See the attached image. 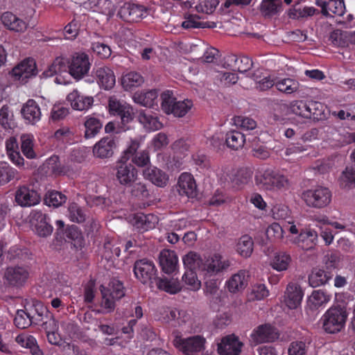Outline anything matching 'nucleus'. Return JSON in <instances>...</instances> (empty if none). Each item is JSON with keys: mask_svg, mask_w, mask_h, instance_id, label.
<instances>
[{"mask_svg": "<svg viewBox=\"0 0 355 355\" xmlns=\"http://www.w3.org/2000/svg\"><path fill=\"white\" fill-rule=\"evenodd\" d=\"M133 271L136 278L141 283L148 284L151 288H153L155 284L158 289L170 294L178 293L182 289L178 281L156 277L155 266L152 261L147 259L137 260L134 264Z\"/></svg>", "mask_w": 355, "mask_h": 355, "instance_id": "obj_1", "label": "nucleus"}, {"mask_svg": "<svg viewBox=\"0 0 355 355\" xmlns=\"http://www.w3.org/2000/svg\"><path fill=\"white\" fill-rule=\"evenodd\" d=\"M256 184L261 189L269 191L287 189L290 186L288 179L277 171L268 168L255 176Z\"/></svg>", "mask_w": 355, "mask_h": 355, "instance_id": "obj_2", "label": "nucleus"}, {"mask_svg": "<svg viewBox=\"0 0 355 355\" xmlns=\"http://www.w3.org/2000/svg\"><path fill=\"white\" fill-rule=\"evenodd\" d=\"M347 314L341 307L330 308L323 315V329L329 334L340 331L345 323Z\"/></svg>", "mask_w": 355, "mask_h": 355, "instance_id": "obj_3", "label": "nucleus"}, {"mask_svg": "<svg viewBox=\"0 0 355 355\" xmlns=\"http://www.w3.org/2000/svg\"><path fill=\"white\" fill-rule=\"evenodd\" d=\"M175 347L185 355H211L204 352L206 339L201 336H191L184 339H175Z\"/></svg>", "mask_w": 355, "mask_h": 355, "instance_id": "obj_4", "label": "nucleus"}, {"mask_svg": "<svg viewBox=\"0 0 355 355\" xmlns=\"http://www.w3.org/2000/svg\"><path fill=\"white\" fill-rule=\"evenodd\" d=\"M302 198L309 207L321 209L330 203L331 192L327 187H318L304 191Z\"/></svg>", "mask_w": 355, "mask_h": 355, "instance_id": "obj_5", "label": "nucleus"}, {"mask_svg": "<svg viewBox=\"0 0 355 355\" xmlns=\"http://www.w3.org/2000/svg\"><path fill=\"white\" fill-rule=\"evenodd\" d=\"M279 334L277 328L270 324H263L255 328L250 335V345H257L264 343H272L278 339Z\"/></svg>", "mask_w": 355, "mask_h": 355, "instance_id": "obj_6", "label": "nucleus"}, {"mask_svg": "<svg viewBox=\"0 0 355 355\" xmlns=\"http://www.w3.org/2000/svg\"><path fill=\"white\" fill-rule=\"evenodd\" d=\"M148 9L139 4L125 3L119 9L118 15L127 22H137L148 15Z\"/></svg>", "mask_w": 355, "mask_h": 355, "instance_id": "obj_7", "label": "nucleus"}, {"mask_svg": "<svg viewBox=\"0 0 355 355\" xmlns=\"http://www.w3.org/2000/svg\"><path fill=\"white\" fill-rule=\"evenodd\" d=\"M91 64L87 54L76 53L69 65V72L76 80L82 79L90 69Z\"/></svg>", "mask_w": 355, "mask_h": 355, "instance_id": "obj_8", "label": "nucleus"}, {"mask_svg": "<svg viewBox=\"0 0 355 355\" xmlns=\"http://www.w3.org/2000/svg\"><path fill=\"white\" fill-rule=\"evenodd\" d=\"M40 199L38 192L31 186H19L15 191V200L18 205L23 207L36 205L40 202Z\"/></svg>", "mask_w": 355, "mask_h": 355, "instance_id": "obj_9", "label": "nucleus"}, {"mask_svg": "<svg viewBox=\"0 0 355 355\" xmlns=\"http://www.w3.org/2000/svg\"><path fill=\"white\" fill-rule=\"evenodd\" d=\"M37 73L36 63L33 58H26L15 66L10 72L15 80L26 81Z\"/></svg>", "mask_w": 355, "mask_h": 355, "instance_id": "obj_10", "label": "nucleus"}, {"mask_svg": "<svg viewBox=\"0 0 355 355\" xmlns=\"http://www.w3.org/2000/svg\"><path fill=\"white\" fill-rule=\"evenodd\" d=\"M243 346L239 338L232 334L222 338L217 350L220 355H240Z\"/></svg>", "mask_w": 355, "mask_h": 355, "instance_id": "obj_11", "label": "nucleus"}, {"mask_svg": "<svg viewBox=\"0 0 355 355\" xmlns=\"http://www.w3.org/2000/svg\"><path fill=\"white\" fill-rule=\"evenodd\" d=\"M116 169V180L123 186H130L137 178V170L131 164L119 162Z\"/></svg>", "mask_w": 355, "mask_h": 355, "instance_id": "obj_12", "label": "nucleus"}, {"mask_svg": "<svg viewBox=\"0 0 355 355\" xmlns=\"http://www.w3.org/2000/svg\"><path fill=\"white\" fill-rule=\"evenodd\" d=\"M230 266V263L228 260L222 261V257L220 254H214L205 261L202 260L200 271L206 272L211 276L227 269Z\"/></svg>", "mask_w": 355, "mask_h": 355, "instance_id": "obj_13", "label": "nucleus"}, {"mask_svg": "<svg viewBox=\"0 0 355 355\" xmlns=\"http://www.w3.org/2000/svg\"><path fill=\"white\" fill-rule=\"evenodd\" d=\"M67 100L73 110L78 111L88 110L92 107L94 101L92 96L81 94L77 89L69 93Z\"/></svg>", "mask_w": 355, "mask_h": 355, "instance_id": "obj_14", "label": "nucleus"}, {"mask_svg": "<svg viewBox=\"0 0 355 355\" xmlns=\"http://www.w3.org/2000/svg\"><path fill=\"white\" fill-rule=\"evenodd\" d=\"M178 191L180 196H186L190 198L197 197V186L193 177L190 173H184L180 175Z\"/></svg>", "mask_w": 355, "mask_h": 355, "instance_id": "obj_15", "label": "nucleus"}, {"mask_svg": "<svg viewBox=\"0 0 355 355\" xmlns=\"http://www.w3.org/2000/svg\"><path fill=\"white\" fill-rule=\"evenodd\" d=\"M116 147V141L110 137H105L97 142L94 148V155L99 158H109L114 154V150Z\"/></svg>", "mask_w": 355, "mask_h": 355, "instance_id": "obj_16", "label": "nucleus"}, {"mask_svg": "<svg viewBox=\"0 0 355 355\" xmlns=\"http://www.w3.org/2000/svg\"><path fill=\"white\" fill-rule=\"evenodd\" d=\"M145 179L149 180L153 184L159 187H164L168 182V175L160 168L150 166L143 171Z\"/></svg>", "mask_w": 355, "mask_h": 355, "instance_id": "obj_17", "label": "nucleus"}, {"mask_svg": "<svg viewBox=\"0 0 355 355\" xmlns=\"http://www.w3.org/2000/svg\"><path fill=\"white\" fill-rule=\"evenodd\" d=\"M33 218L35 220L33 223L35 232L37 236L46 238L51 235L53 228L50 224L47 216L41 211L35 212Z\"/></svg>", "mask_w": 355, "mask_h": 355, "instance_id": "obj_18", "label": "nucleus"}, {"mask_svg": "<svg viewBox=\"0 0 355 355\" xmlns=\"http://www.w3.org/2000/svg\"><path fill=\"white\" fill-rule=\"evenodd\" d=\"M303 295V291L299 285L290 283L286 288L284 302L290 309H295L300 305Z\"/></svg>", "mask_w": 355, "mask_h": 355, "instance_id": "obj_19", "label": "nucleus"}, {"mask_svg": "<svg viewBox=\"0 0 355 355\" xmlns=\"http://www.w3.org/2000/svg\"><path fill=\"white\" fill-rule=\"evenodd\" d=\"M1 21L7 29L17 33H24L28 27L24 21L9 11L1 15Z\"/></svg>", "mask_w": 355, "mask_h": 355, "instance_id": "obj_20", "label": "nucleus"}, {"mask_svg": "<svg viewBox=\"0 0 355 355\" xmlns=\"http://www.w3.org/2000/svg\"><path fill=\"white\" fill-rule=\"evenodd\" d=\"M28 276V271L22 267H8L5 272L4 277L8 283L13 286H22Z\"/></svg>", "mask_w": 355, "mask_h": 355, "instance_id": "obj_21", "label": "nucleus"}, {"mask_svg": "<svg viewBox=\"0 0 355 355\" xmlns=\"http://www.w3.org/2000/svg\"><path fill=\"white\" fill-rule=\"evenodd\" d=\"M21 113L27 123L34 125L37 123L42 116V112L38 104L33 99H29L22 106Z\"/></svg>", "mask_w": 355, "mask_h": 355, "instance_id": "obj_22", "label": "nucleus"}, {"mask_svg": "<svg viewBox=\"0 0 355 355\" xmlns=\"http://www.w3.org/2000/svg\"><path fill=\"white\" fill-rule=\"evenodd\" d=\"M159 265L162 271L166 274H171L175 272L178 267V257L173 250H164L159 257Z\"/></svg>", "mask_w": 355, "mask_h": 355, "instance_id": "obj_23", "label": "nucleus"}, {"mask_svg": "<svg viewBox=\"0 0 355 355\" xmlns=\"http://www.w3.org/2000/svg\"><path fill=\"white\" fill-rule=\"evenodd\" d=\"M95 76L99 85L105 89H110L115 85L114 73L107 67H101L96 69Z\"/></svg>", "mask_w": 355, "mask_h": 355, "instance_id": "obj_24", "label": "nucleus"}, {"mask_svg": "<svg viewBox=\"0 0 355 355\" xmlns=\"http://www.w3.org/2000/svg\"><path fill=\"white\" fill-rule=\"evenodd\" d=\"M225 60L228 65L234 67L240 73L248 71L253 66L252 60L245 55L238 58L236 55L231 54L227 55Z\"/></svg>", "mask_w": 355, "mask_h": 355, "instance_id": "obj_25", "label": "nucleus"}, {"mask_svg": "<svg viewBox=\"0 0 355 355\" xmlns=\"http://www.w3.org/2000/svg\"><path fill=\"white\" fill-rule=\"evenodd\" d=\"M289 107L283 103H274L272 104V110L269 114V122L271 124L282 123L288 114Z\"/></svg>", "mask_w": 355, "mask_h": 355, "instance_id": "obj_26", "label": "nucleus"}, {"mask_svg": "<svg viewBox=\"0 0 355 355\" xmlns=\"http://www.w3.org/2000/svg\"><path fill=\"white\" fill-rule=\"evenodd\" d=\"M318 238L316 232L313 230L302 231L296 239V243L304 250H309L314 248Z\"/></svg>", "mask_w": 355, "mask_h": 355, "instance_id": "obj_27", "label": "nucleus"}, {"mask_svg": "<svg viewBox=\"0 0 355 355\" xmlns=\"http://www.w3.org/2000/svg\"><path fill=\"white\" fill-rule=\"evenodd\" d=\"M245 270H240L233 275L227 282L226 286L231 293H236L244 289L248 284L247 275Z\"/></svg>", "mask_w": 355, "mask_h": 355, "instance_id": "obj_28", "label": "nucleus"}, {"mask_svg": "<svg viewBox=\"0 0 355 355\" xmlns=\"http://www.w3.org/2000/svg\"><path fill=\"white\" fill-rule=\"evenodd\" d=\"M157 222V218L153 214L137 213L135 214L133 217V225L137 228L143 230L144 231L153 228Z\"/></svg>", "mask_w": 355, "mask_h": 355, "instance_id": "obj_29", "label": "nucleus"}, {"mask_svg": "<svg viewBox=\"0 0 355 355\" xmlns=\"http://www.w3.org/2000/svg\"><path fill=\"white\" fill-rule=\"evenodd\" d=\"M332 277L333 274L331 271L314 268L309 276V283L311 287L315 288L325 284Z\"/></svg>", "mask_w": 355, "mask_h": 355, "instance_id": "obj_30", "label": "nucleus"}, {"mask_svg": "<svg viewBox=\"0 0 355 355\" xmlns=\"http://www.w3.org/2000/svg\"><path fill=\"white\" fill-rule=\"evenodd\" d=\"M345 6L343 0H329V1L322 2V14L324 16H331L329 13L342 16L345 13Z\"/></svg>", "mask_w": 355, "mask_h": 355, "instance_id": "obj_31", "label": "nucleus"}, {"mask_svg": "<svg viewBox=\"0 0 355 355\" xmlns=\"http://www.w3.org/2000/svg\"><path fill=\"white\" fill-rule=\"evenodd\" d=\"M33 318H35V315L32 314V309L17 310L14 322L19 329H26L31 325L33 322Z\"/></svg>", "mask_w": 355, "mask_h": 355, "instance_id": "obj_32", "label": "nucleus"}, {"mask_svg": "<svg viewBox=\"0 0 355 355\" xmlns=\"http://www.w3.org/2000/svg\"><path fill=\"white\" fill-rule=\"evenodd\" d=\"M158 96V92L156 89H152L146 92H136L133 96V100L135 103L145 107H153L155 101Z\"/></svg>", "mask_w": 355, "mask_h": 355, "instance_id": "obj_33", "label": "nucleus"}, {"mask_svg": "<svg viewBox=\"0 0 355 355\" xmlns=\"http://www.w3.org/2000/svg\"><path fill=\"white\" fill-rule=\"evenodd\" d=\"M245 142V135L236 130L228 132L226 134L225 143L228 148L234 150L241 148Z\"/></svg>", "mask_w": 355, "mask_h": 355, "instance_id": "obj_34", "label": "nucleus"}, {"mask_svg": "<svg viewBox=\"0 0 355 355\" xmlns=\"http://www.w3.org/2000/svg\"><path fill=\"white\" fill-rule=\"evenodd\" d=\"M18 144L15 137L10 138L6 141V150L12 162L18 166H23L24 159L17 150Z\"/></svg>", "mask_w": 355, "mask_h": 355, "instance_id": "obj_35", "label": "nucleus"}, {"mask_svg": "<svg viewBox=\"0 0 355 355\" xmlns=\"http://www.w3.org/2000/svg\"><path fill=\"white\" fill-rule=\"evenodd\" d=\"M69 62L62 57L56 58L53 62L49 67V69L43 72L45 77H51L54 74L61 73L69 69Z\"/></svg>", "mask_w": 355, "mask_h": 355, "instance_id": "obj_36", "label": "nucleus"}, {"mask_svg": "<svg viewBox=\"0 0 355 355\" xmlns=\"http://www.w3.org/2000/svg\"><path fill=\"white\" fill-rule=\"evenodd\" d=\"M254 243L249 235L242 236L236 243V252L243 257H250L253 252Z\"/></svg>", "mask_w": 355, "mask_h": 355, "instance_id": "obj_37", "label": "nucleus"}, {"mask_svg": "<svg viewBox=\"0 0 355 355\" xmlns=\"http://www.w3.org/2000/svg\"><path fill=\"white\" fill-rule=\"evenodd\" d=\"M144 82L143 76L135 71H131L122 78V85L125 90H131L134 87L141 86Z\"/></svg>", "mask_w": 355, "mask_h": 355, "instance_id": "obj_38", "label": "nucleus"}, {"mask_svg": "<svg viewBox=\"0 0 355 355\" xmlns=\"http://www.w3.org/2000/svg\"><path fill=\"white\" fill-rule=\"evenodd\" d=\"M84 125L85 128V137L89 139L95 137L100 132L103 127V123L100 119L89 116L85 121Z\"/></svg>", "mask_w": 355, "mask_h": 355, "instance_id": "obj_39", "label": "nucleus"}, {"mask_svg": "<svg viewBox=\"0 0 355 355\" xmlns=\"http://www.w3.org/2000/svg\"><path fill=\"white\" fill-rule=\"evenodd\" d=\"M282 6V0H263L260 10L264 16H272L281 10Z\"/></svg>", "mask_w": 355, "mask_h": 355, "instance_id": "obj_40", "label": "nucleus"}, {"mask_svg": "<svg viewBox=\"0 0 355 355\" xmlns=\"http://www.w3.org/2000/svg\"><path fill=\"white\" fill-rule=\"evenodd\" d=\"M21 150L24 155L28 159L36 157V153L33 150V137L31 135L24 134L20 137Z\"/></svg>", "mask_w": 355, "mask_h": 355, "instance_id": "obj_41", "label": "nucleus"}, {"mask_svg": "<svg viewBox=\"0 0 355 355\" xmlns=\"http://www.w3.org/2000/svg\"><path fill=\"white\" fill-rule=\"evenodd\" d=\"M277 89L287 94L296 92L300 89V83L292 78H284L276 83Z\"/></svg>", "mask_w": 355, "mask_h": 355, "instance_id": "obj_42", "label": "nucleus"}, {"mask_svg": "<svg viewBox=\"0 0 355 355\" xmlns=\"http://www.w3.org/2000/svg\"><path fill=\"white\" fill-rule=\"evenodd\" d=\"M339 183L343 189L355 187V168L347 167L339 178Z\"/></svg>", "mask_w": 355, "mask_h": 355, "instance_id": "obj_43", "label": "nucleus"}, {"mask_svg": "<svg viewBox=\"0 0 355 355\" xmlns=\"http://www.w3.org/2000/svg\"><path fill=\"white\" fill-rule=\"evenodd\" d=\"M139 121L149 130H156L162 127V123L158 121L157 117L144 112L139 113Z\"/></svg>", "mask_w": 355, "mask_h": 355, "instance_id": "obj_44", "label": "nucleus"}, {"mask_svg": "<svg viewBox=\"0 0 355 355\" xmlns=\"http://www.w3.org/2000/svg\"><path fill=\"white\" fill-rule=\"evenodd\" d=\"M67 200V196L57 191H49L44 198L45 204L48 206L58 207Z\"/></svg>", "mask_w": 355, "mask_h": 355, "instance_id": "obj_45", "label": "nucleus"}, {"mask_svg": "<svg viewBox=\"0 0 355 355\" xmlns=\"http://www.w3.org/2000/svg\"><path fill=\"white\" fill-rule=\"evenodd\" d=\"M316 11L313 7H304L301 8L300 3H296L289 10L288 16L292 19H300L313 16Z\"/></svg>", "mask_w": 355, "mask_h": 355, "instance_id": "obj_46", "label": "nucleus"}, {"mask_svg": "<svg viewBox=\"0 0 355 355\" xmlns=\"http://www.w3.org/2000/svg\"><path fill=\"white\" fill-rule=\"evenodd\" d=\"M93 6V11L103 14L109 17L114 15L115 6L110 0H98Z\"/></svg>", "mask_w": 355, "mask_h": 355, "instance_id": "obj_47", "label": "nucleus"}, {"mask_svg": "<svg viewBox=\"0 0 355 355\" xmlns=\"http://www.w3.org/2000/svg\"><path fill=\"white\" fill-rule=\"evenodd\" d=\"M105 291L112 299H116L117 300H120L125 295L123 284L117 279L112 280L109 284V287L105 288Z\"/></svg>", "mask_w": 355, "mask_h": 355, "instance_id": "obj_48", "label": "nucleus"}, {"mask_svg": "<svg viewBox=\"0 0 355 355\" xmlns=\"http://www.w3.org/2000/svg\"><path fill=\"white\" fill-rule=\"evenodd\" d=\"M309 102L303 101H295L291 103V112L298 116L305 119H311V112L309 111Z\"/></svg>", "mask_w": 355, "mask_h": 355, "instance_id": "obj_49", "label": "nucleus"}, {"mask_svg": "<svg viewBox=\"0 0 355 355\" xmlns=\"http://www.w3.org/2000/svg\"><path fill=\"white\" fill-rule=\"evenodd\" d=\"M291 261V257L285 252L277 253L271 263L272 268L278 271L287 269Z\"/></svg>", "mask_w": 355, "mask_h": 355, "instance_id": "obj_50", "label": "nucleus"}, {"mask_svg": "<svg viewBox=\"0 0 355 355\" xmlns=\"http://www.w3.org/2000/svg\"><path fill=\"white\" fill-rule=\"evenodd\" d=\"M202 259L195 252H190L183 257V263L187 270H200Z\"/></svg>", "mask_w": 355, "mask_h": 355, "instance_id": "obj_51", "label": "nucleus"}, {"mask_svg": "<svg viewBox=\"0 0 355 355\" xmlns=\"http://www.w3.org/2000/svg\"><path fill=\"white\" fill-rule=\"evenodd\" d=\"M193 106V103L190 100H184L176 101L173 105L170 114H173L175 116L182 117L184 116Z\"/></svg>", "mask_w": 355, "mask_h": 355, "instance_id": "obj_52", "label": "nucleus"}, {"mask_svg": "<svg viewBox=\"0 0 355 355\" xmlns=\"http://www.w3.org/2000/svg\"><path fill=\"white\" fill-rule=\"evenodd\" d=\"M17 171L7 165L0 164V186L4 185L15 178Z\"/></svg>", "mask_w": 355, "mask_h": 355, "instance_id": "obj_53", "label": "nucleus"}, {"mask_svg": "<svg viewBox=\"0 0 355 355\" xmlns=\"http://www.w3.org/2000/svg\"><path fill=\"white\" fill-rule=\"evenodd\" d=\"M92 49L101 59H107L112 54L110 47L103 42H93L92 43Z\"/></svg>", "mask_w": 355, "mask_h": 355, "instance_id": "obj_54", "label": "nucleus"}, {"mask_svg": "<svg viewBox=\"0 0 355 355\" xmlns=\"http://www.w3.org/2000/svg\"><path fill=\"white\" fill-rule=\"evenodd\" d=\"M309 303L317 309L329 301V296L321 290L314 291L309 299Z\"/></svg>", "mask_w": 355, "mask_h": 355, "instance_id": "obj_55", "label": "nucleus"}, {"mask_svg": "<svg viewBox=\"0 0 355 355\" xmlns=\"http://www.w3.org/2000/svg\"><path fill=\"white\" fill-rule=\"evenodd\" d=\"M69 218L76 223H83L85 220L86 215L83 209L77 203H71L69 207Z\"/></svg>", "mask_w": 355, "mask_h": 355, "instance_id": "obj_56", "label": "nucleus"}, {"mask_svg": "<svg viewBox=\"0 0 355 355\" xmlns=\"http://www.w3.org/2000/svg\"><path fill=\"white\" fill-rule=\"evenodd\" d=\"M162 98V109L166 114H170L173 105L176 103V99L173 96L171 91L167 90L164 92L161 95Z\"/></svg>", "mask_w": 355, "mask_h": 355, "instance_id": "obj_57", "label": "nucleus"}, {"mask_svg": "<svg viewBox=\"0 0 355 355\" xmlns=\"http://www.w3.org/2000/svg\"><path fill=\"white\" fill-rule=\"evenodd\" d=\"M347 31L336 29L329 36L331 42L336 46H347Z\"/></svg>", "mask_w": 355, "mask_h": 355, "instance_id": "obj_58", "label": "nucleus"}, {"mask_svg": "<svg viewBox=\"0 0 355 355\" xmlns=\"http://www.w3.org/2000/svg\"><path fill=\"white\" fill-rule=\"evenodd\" d=\"M130 187V193L132 196L139 199L147 198L149 196V192L144 183H132L131 184Z\"/></svg>", "mask_w": 355, "mask_h": 355, "instance_id": "obj_59", "label": "nucleus"}, {"mask_svg": "<svg viewBox=\"0 0 355 355\" xmlns=\"http://www.w3.org/2000/svg\"><path fill=\"white\" fill-rule=\"evenodd\" d=\"M101 292L102 294L101 306L105 309V313H111L115 309L114 301L116 299H112L107 292L105 291V287L101 286Z\"/></svg>", "mask_w": 355, "mask_h": 355, "instance_id": "obj_60", "label": "nucleus"}, {"mask_svg": "<svg viewBox=\"0 0 355 355\" xmlns=\"http://www.w3.org/2000/svg\"><path fill=\"white\" fill-rule=\"evenodd\" d=\"M283 227L277 223H272L266 230V236L268 239L272 241L279 240L283 237Z\"/></svg>", "mask_w": 355, "mask_h": 355, "instance_id": "obj_61", "label": "nucleus"}, {"mask_svg": "<svg viewBox=\"0 0 355 355\" xmlns=\"http://www.w3.org/2000/svg\"><path fill=\"white\" fill-rule=\"evenodd\" d=\"M309 111L311 112V119H320L324 115V106L321 103L311 101H309Z\"/></svg>", "mask_w": 355, "mask_h": 355, "instance_id": "obj_62", "label": "nucleus"}, {"mask_svg": "<svg viewBox=\"0 0 355 355\" xmlns=\"http://www.w3.org/2000/svg\"><path fill=\"white\" fill-rule=\"evenodd\" d=\"M132 162L139 167L147 166L150 163L149 153L147 150L138 152L132 158Z\"/></svg>", "mask_w": 355, "mask_h": 355, "instance_id": "obj_63", "label": "nucleus"}, {"mask_svg": "<svg viewBox=\"0 0 355 355\" xmlns=\"http://www.w3.org/2000/svg\"><path fill=\"white\" fill-rule=\"evenodd\" d=\"M306 352V347L303 341L292 342L288 348L289 355H304Z\"/></svg>", "mask_w": 355, "mask_h": 355, "instance_id": "obj_64", "label": "nucleus"}]
</instances>
